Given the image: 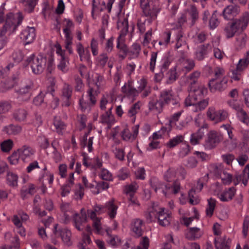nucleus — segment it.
<instances>
[{
	"mask_svg": "<svg viewBox=\"0 0 249 249\" xmlns=\"http://www.w3.org/2000/svg\"><path fill=\"white\" fill-rule=\"evenodd\" d=\"M208 90L203 85L198 86L196 89L190 92L189 96L185 99V106H192V110L198 112L204 110L208 105L209 99H203L207 95Z\"/></svg>",
	"mask_w": 249,
	"mask_h": 249,
	"instance_id": "f257e3e1",
	"label": "nucleus"
},
{
	"mask_svg": "<svg viewBox=\"0 0 249 249\" xmlns=\"http://www.w3.org/2000/svg\"><path fill=\"white\" fill-rule=\"evenodd\" d=\"M22 19L23 16L20 12L15 14L10 13L7 15L5 23L0 33V50L6 44L5 36L14 33L18 26L21 24Z\"/></svg>",
	"mask_w": 249,
	"mask_h": 249,
	"instance_id": "f03ea898",
	"label": "nucleus"
},
{
	"mask_svg": "<svg viewBox=\"0 0 249 249\" xmlns=\"http://www.w3.org/2000/svg\"><path fill=\"white\" fill-rule=\"evenodd\" d=\"M105 213V205L95 204L92 210H87L89 217L92 220L93 227L97 234H103L105 233L104 227L101 224V218L97 216Z\"/></svg>",
	"mask_w": 249,
	"mask_h": 249,
	"instance_id": "7ed1b4c3",
	"label": "nucleus"
},
{
	"mask_svg": "<svg viewBox=\"0 0 249 249\" xmlns=\"http://www.w3.org/2000/svg\"><path fill=\"white\" fill-rule=\"evenodd\" d=\"M206 115L209 120L215 124L222 122L229 117V113L226 110L216 109L214 107L208 108Z\"/></svg>",
	"mask_w": 249,
	"mask_h": 249,
	"instance_id": "20e7f679",
	"label": "nucleus"
},
{
	"mask_svg": "<svg viewBox=\"0 0 249 249\" xmlns=\"http://www.w3.org/2000/svg\"><path fill=\"white\" fill-rule=\"evenodd\" d=\"M27 61L32 72L34 74H39L41 73L45 69L46 58L42 56H36L33 55L28 58Z\"/></svg>",
	"mask_w": 249,
	"mask_h": 249,
	"instance_id": "39448f33",
	"label": "nucleus"
},
{
	"mask_svg": "<svg viewBox=\"0 0 249 249\" xmlns=\"http://www.w3.org/2000/svg\"><path fill=\"white\" fill-rule=\"evenodd\" d=\"M53 236H60L63 243L67 246H70L72 245L71 240V231L67 229H59L58 230L57 224H55L54 226L53 233L52 235V242L54 244H56L57 241L54 238Z\"/></svg>",
	"mask_w": 249,
	"mask_h": 249,
	"instance_id": "423d86ee",
	"label": "nucleus"
},
{
	"mask_svg": "<svg viewBox=\"0 0 249 249\" xmlns=\"http://www.w3.org/2000/svg\"><path fill=\"white\" fill-rule=\"evenodd\" d=\"M55 52L58 56L59 63L57 65L58 69L64 72L68 71L69 64L68 58L65 56V51L62 49L61 45L57 43L55 45Z\"/></svg>",
	"mask_w": 249,
	"mask_h": 249,
	"instance_id": "0eeeda50",
	"label": "nucleus"
},
{
	"mask_svg": "<svg viewBox=\"0 0 249 249\" xmlns=\"http://www.w3.org/2000/svg\"><path fill=\"white\" fill-rule=\"evenodd\" d=\"M65 28L63 32L65 37V48L69 51L70 53H72V49L71 45L72 43V37L71 36V29L74 27L73 23L69 19H65L64 21Z\"/></svg>",
	"mask_w": 249,
	"mask_h": 249,
	"instance_id": "6e6552de",
	"label": "nucleus"
},
{
	"mask_svg": "<svg viewBox=\"0 0 249 249\" xmlns=\"http://www.w3.org/2000/svg\"><path fill=\"white\" fill-rule=\"evenodd\" d=\"M121 24H123L124 27L117 39V48L120 49L124 53H126L127 49L126 45L124 43V38L128 31V23L127 20L125 18H124L123 22H121L120 21H118L117 22V26L118 28L120 27Z\"/></svg>",
	"mask_w": 249,
	"mask_h": 249,
	"instance_id": "1a4fd4ad",
	"label": "nucleus"
},
{
	"mask_svg": "<svg viewBox=\"0 0 249 249\" xmlns=\"http://www.w3.org/2000/svg\"><path fill=\"white\" fill-rule=\"evenodd\" d=\"M76 50L79 55L80 60L87 63L89 66L91 67L92 61L89 49L85 48L81 43L78 42L76 44Z\"/></svg>",
	"mask_w": 249,
	"mask_h": 249,
	"instance_id": "9d476101",
	"label": "nucleus"
},
{
	"mask_svg": "<svg viewBox=\"0 0 249 249\" xmlns=\"http://www.w3.org/2000/svg\"><path fill=\"white\" fill-rule=\"evenodd\" d=\"M140 4L145 16L149 17L152 19L156 18L160 12V9L158 7H153L151 8L148 0H140Z\"/></svg>",
	"mask_w": 249,
	"mask_h": 249,
	"instance_id": "9b49d317",
	"label": "nucleus"
},
{
	"mask_svg": "<svg viewBox=\"0 0 249 249\" xmlns=\"http://www.w3.org/2000/svg\"><path fill=\"white\" fill-rule=\"evenodd\" d=\"M222 140V136L218 134L216 131H210L208 134V138L205 143V148L208 149L213 148Z\"/></svg>",
	"mask_w": 249,
	"mask_h": 249,
	"instance_id": "f8f14e48",
	"label": "nucleus"
},
{
	"mask_svg": "<svg viewBox=\"0 0 249 249\" xmlns=\"http://www.w3.org/2000/svg\"><path fill=\"white\" fill-rule=\"evenodd\" d=\"M121 91L124 97L130 98L134 101L135 98L139 94V91L133 86L132 82L130 80L125 83L121 88Z\"/></svg>",
	"mask_w": 249,
	"mask_h": 249,
	"instance_id": "ddd939ff",
	"label": "nucleus"
},
{
	"mask_svg": "<svg viewBox=\"0 0 249 249\" xmlns=\"http://www.w3.org/2000/svg\"><path fill=\"white\" fill-rule=\"evenodd\" d=\"M72 219L74 227L78 231H82L84 229V224L88 220L87 214L80 215L74 211L71 212Z\"/></svg>",
	"mask_w": 249,
	"mask_h": 249,
	"instance_id": "4468645a",
	"label": "nucleus"
},
{
	"mask_svg": "<svg viewBox=\"0 0 249 249\" xmlns=\"http://www.w3.org/2000/svg\"><path fill=\"white\" fill-rule=\"evenodd\" d=\"M178 96L171 90H163L160 96V100L164 104L172 103L173 105L177 104L178 102Z\"/></svg>",
	"mask_w": 249,
	"mask_h": 249,
	"instance_id": "2eb2a0df",
	"label": "nucleus"
},
{
	"mask_svg": "<svg viewBox=\"0 0 249 249\" xmlns=\"http://www.w3.org/2000/svg\"><path fill=\"white\" fill-rule=\"evenodd\" d=\"M118 209V205L117 201L114 198L109 200L105 204V212H107L110 220H113L115 218Z\"/></svg>",
	"mask_w": 249,
	"mask_h": 249,
	"instance_id": "dca6fc26",
	"label": "nucleus"
},
{
	"mask_svg": "<svg viewBox=\"0 0 249 249\" xmlns=\"http://www.w3.org/2000/svg\"><path fill=\"white\" fill-rule=\"evenodd\" d=\"M20 36V38L24 42L25 44L31 43L36 36L35 28L27 27L22 31Z\"/></svg>",
	"mask_w": 249,
	"mask_h": 249,
	"instance_id": "f3484780",
	"label": "nucleus"
},
{
	"mask_svg": "<svg viewBox=\"0 0 249 249\" xmlns=\"http://www.w3.org/2000/svg\"><path fill=\"white\" fill-rule=\"evenodd\" d=\"M240 11L239 6L235 5H230L224 9L222 14L224 19L230 20L238 15Z\"/></svg>",
	"mask_w": 249,
	"mask_h": 249,
	"instance_id": "a211bd4d",
	"label": "nucleus"
},
{
	"mask_svg": "<svg viewBox=\"0 0 249 249\" xmlns=\"http://www.w3.org/2000/svg\"><path fill=\"white\" fill-rule=\"evenodd\" d=\"M227 80L225 78L221 79H212L209 83L210 89L212 92L222 90L226 88Z\"/></svg>",
	"mask_w": 249,
	"mask_h": 249,
	"instance_id": "6ab92c4d",
	"label": "nucleus"
},
{
	"mask_svg": "<svg viewBox=\"0 0 249 249\" xmlns=\"http://www.w3.org/2000/svg\"><path fill=\"white\" fill-rule=\"evenodd\" d=\"M113 96L111 94L103 95L100 102L101 109L112 110L113 107Z\"/></svg>",
	"mask_w": 249,
	"mask_h": 249,
	"instance_id": "aec40b11",
	"label": "nucleus"
},
{
	"mask_svg": "<svg viewBox=\"0 0 249 249\" xmlns=\"http://www.w3.org/2000/svg\"><path fill=\"white\" fill-rule=\"evenodd\" d=\"M138 133V125H136L133 127L132 133L130 131L127 126H125L121 132V136L124 141L131 142L136 139Z\"/></svg>",
	"mask_w": 249,
	"mask_h": 249,
	"instance_id": "412c9836",
	"label": "nucleus"
},
{
	"mask_svg": "<svg viewBox=\"0 0 249 249\" xmlns=\"http://www.w3.org/2000/svg\"><path fill=\"white\" fill-rule=\"evenodd\" d=\"M18 150L20 155V159L24 162L29 161L35 152L32 147L27 145L22 146Z\"/></svg>",
	"mask_w": 249,
	"mask_h": 249,
	"instance_id": "4be33fe9",
	"label": "nucleus"
},
{
	"mask_svg": "<svg viewBox=\"0 0 249 249\" xmlns=\"http://www.w3.org/2000/svg\"><path fill=\"white\" fill-rule=\"evenodd\" d=\"M171 216L170 214L165 212L164 208H161L159 211L157 221L159 224L162 226H167L170 224L171 221Z\"/></svg>",
	"mask_w": 249,
	"mask_h": 249,
	"instance_id": "5701e85b",
	"label": "nucleus"
},
{
	"mask_svg": "<svg viewBox=\"0 0 249 249\" xmlns=\"http://www.w3.org/2000/svg\"><path fill=\"white\" fill-rule=\"evenodd\" d=\"M176 66L178 71L188 72L193 69L195 63L192 59H181Z\"/></svg>",
	"mask_w": 249,
	"mask_h": 249,
	"instance_id": "b1692460",
	"label": "nucleus"
},
{
	"mask_svg": "<svg viewBox=\"0 0 249 249\" xmlns=\"http://www.w3.org/2000/svg\"><path fill=\"white\" fill-rule=\"evenodd\" d=\"M212 47L209 43L200 45L196 52L195 56L196 59L202 60L211 51Z\"/></svg>",
	"mask_w": 249,
	"mask_h": 249,
	"instance_id": "393cba45",
	"label": "nucleus"
},
{
	"mask_svg": "<svg viewBox=\"0 0 249 249\" xmlns=\"http://www.w3.org/2000/svg\"><path fill=\"white\" fill-rule=\"evenodd\" d=\"M160 207L157 205H153L149 207L145 214L146 220L148 222H155L158 219L159 211Z\"/></svg>",
	"mask_w": 249,
	"mask_h": 249,
	"instance_id": "a878e982",
	"label": "nucleus"
},
{
	"mask_svg": "<svg viewBox=\"0 0 249 249\" xmlns=\"http://www.w3.org/2000/svg\"><path fill=\"white\" fill-rule=\"evenodd\" d=\"M150 184L156 192L161 193L165 196H167V186L160 182L157 178H152L150 180Z\"/></svg>",
	"mask_w": 249,
	"mask_h": 249,
	"instance_id": "bb28decb",
	"label": "nucleus"
},
{
	"mask_svg": "<svg viewBox=\"0 0 249 249\" xmlns=\"http://www.w3.org/2000/svg\"><path fill=\"white\" fill-rule=\"evenodd\" d=\"M240 30L234 21L228 23L224 29V34L227 38L234 36L235 33Z\"/></svg>",
	"mask_w": 249,
	"mask_h": 249,
	"instance_id": "cd10ccee",
	"label": "nucleus"
},
{
	"mask_svg": "<svg viewBox=\"0 0 249 249\" xmlns=\"http://www.w3.org/2000/svg\"><path fill=\"white\" fill-rule=\"evenodd\" d=\"M236 193V189L234 187H230L224 190L221 194H218V197L221 201L227 202L231 200Z\"/></svg>",
	"mask_w": 249,
	"mask_h": 249,
	"instance_id": "c85d7f7f",
	"label": "nucleus"
},
{
	"mask_svg": "<svg viewBox=\"0 0 249 249\" xmlns=\"http://www.w3.org/2000/svg\"><path fill=\"white\" fill-rule=\"evenodd\" d=\"M33 86V83L32 81L28 80L26 82L22 83L21 86L17 92L20 96L26 95L28 97H30V91Z\"/></svg>",
	"mask_w": 249,
	"mask_h": 249,
	"instance_id": "c756f323",
	"label": "nucleus"
},
{
	"mask_svg": "<svg viewBox=\"0 0 249 249\" xmlns=\"http://www.w3.org/2000/svg\"><path fill=\"white\" fill-rule=\"evenodd\" d=\"M106 8V5L104 1H97L96 0H93L91 13L93 18H95L96 17Z\"/></svg>",
	"mask_w": 249,
	"mask_h": 249,
	"instance_id": "7c9ffc66",
	"label": "nucleus"
},
{
	"mask_svg": "<svg viewBox=\"0 0 249 249\" xmlns=\"http://www.w3.org/2000/svg\"><path fill=\"white\" fill-rule=\"evenodd\" d=\"M214 243L216 249H229L230 239L226 236H216L214 238Z\"/></svg>",
	"mask_w": 249,
	"mask_h": 249,
	"instance_id": "2f4dec72",
	"label": "nucleus"
},
{
	"mask_svg": "<svg viewBox=\"0 0 249 249\" xmlns=\"http://www.w3.org/2000/svg\"><path fill=\"white\" fill-rule=\"evenodd\" d=\"M105 233L108 236V238L107 240V243L112 247H117L121 243V239L117 236H112L111 235V229L108 227H104Z\"/></svg>",
	"mask_w": 249,
	"mask_h": 249,
	"instance_id": "473e14b6",
	"label": "nucleus"
},
{
	"mask_svg": "<svg viewBox=\"0 0 249 249\" xmlns=\"http://www.w3.org/2000/svg\"><path fill=\"white\" fill-rule=\"evenodd\" d=\"M203 234V231L200 229L193 227L188 229L186 232V236L191 240L198 239Z\"/></svg>",
	"mask_w": 249,
	"mask_h": 249,
	"instance_id": "72a5a7b5",
	"label": "nucleus"
},
{
	"mask_svg": "<svg viewBox=\"0 0 249 249\" xmlns=\"http://www.w3.org/2000/svg\"><path fill=\"white\" fill-rule=\"evenodd\" d=\"M142 221L140 219H136L132 221L131 229L136 236L140 237L142 235Z\"/></svg>",
	"mask_w": 249,
	"mask_h": 249,
	"instance_id": "f704fd0d",
	"label": "nucleus"
},
{
	"mask_svg": "<svg viewBox=\"0 0 249 249\" xmlns=\"http://www.w3.org/2000/svg\"><path fill=\"white\" fill-rule=\"evenodd\" d=\"M72 93V89L69 85H65L62 91V96L64 100L63 106L68 107L70 105L69 99L71 98Z\"/></svg>",
	"mask_w": 249,
	"mask_h": 249,
	"instance_id": "c9c22d12",
	"label": "nucleus"
},
{
	"mask_svg": "<svg viewBox=\"0 0 249 249\" xmlns=\"http://www.w3.org/2000/svg\"><path fill=\"white\" fill-rule=\"evenodd\" d=\"M163 104L160 99L151 101L148 104L149 109L155 113H159L162 110Z\"/></svg>",
	"mask_w": 249,
	"mask_h": 249,
	"instance_id": "e433bc0d",
	"label": "nucleus"
},
{
	"mask_svg": "<svg viewBox=\"0 0 249 249\" xmlns=\"http://www.w3.org/2000/svg\"><path fill=\"white\" fill-rule=\"evenodd\" d=\"M234 21L240 30L245 29L249 23V13H245L239 19Z\"/></svg>",
	"mask_w": 249,
	"mask_h": 249,
	"instance_id": "4c0bfd02",
	"label": "nucleus"
},
{
	"mask_svg": "<svg viewBox=\"0 0 249 249\" xmlns=\"http://www.w3.org/2000/svg\"><path fill=\"white\" fill-rule=\"evenodd\" d=\"M3 131L9 135H17L22 131V127L18 125L10 124L3 128Z\"/></svg>",
	"mask_w": 249,
	"mask_h": 249,
	"instance_id": "58836bf2",
	"label": "nucleus"
},
{
	"mask_svg": "<svg viewBox=\"0 0 249 249\" xmlns=\"http://www.w3.org/2000/svg\"><path fill=\"white\" fill-rule=\"evenodd\" d=\"M101 122L109 125L113 124L115 122V118L112 114L111 110H106L101 116Z\"/></svg>",
	"mask_w": 249,
	"mask_h": 249,
	"instance_id": "ea45409f",
	"label": "nucleus"
},
{
	"mask_svg": "<svg viewBox=\"0 0 249 249\" xmlns=\"http://www.w3.org/2000/svg\"><path fill=\"white\" fill-rule=\"evenodd\" d=\"M28 113L23 108H18L16 109L13 113L14 118L18 122L24 121L27 118Z\"/></svg>",
	"mask_w": 249,
	"mask_h": 249,
	"instance_id": "a19ab883",
	"label": "nucleus"
},
{
	"mask_svg": "<svg viewBox=\"0 0 249 249\" xmlns=\"http://www.w3.org/2000/svg\"><path fill=\"white\" fill-rule=\"evenodd\" d=\"M53 125L57 133L62 135L63 131L66 129V124L61 121L60 118L55 117L53 122Z\"/></svg>",
	"mask_w": 249,
	"mask_h": 249,
	"instance_id": "79ce46f5",
	"label": "nucleus"
},
{
	"mask_svg": "<svg viewBox=\"0 0 249 249\" xmlns=\"http://www.w3.org/2000/svg\"><path fill=\"white\" fill-rule=\"evenodd\" d=\"M98 172V176L103 180L112 181L113 179L112 174L107 169L101 168Z\"/></svg>",
	"mask_w": 249,
	"mask_h": 249,
	"instance_id": "37998d69",
	"label": "nucleus"
},
{
	"mask_svg": "<svg viewBox=\"0 0 249 249\" xmlns=\"http://www.w3.org/2000/svg\"><path fill=\"white\" fill-rule=\"evenodd\" d=\"M204 135L203 127L200 128L197 132L191 135L190 138L191 143L193 145L197 144L199 141L203 138Z\"/></svg>",
	"mask_w": 249,
	"mask_h": 249,
	"instance_id": "c03bdc74",
	"label": "nucleus"
},
{
	"mask_svg": "<svg viewBox=\"0 0 249 249\" xmlns=\"http://www.w3.org/2000/svg\"><path fill=\"white\" fill-rule=\"evenodd\" d=\"M14 146V142L11 139H7L0 144L1 150L3 152H9Z\"/></svg>",
	"mask_w": 249,
	"mask_h": 249,
	"instance_id": "a18cd8bd",
	"label": "nucleus"
},
{
	"mask_svg": "<svg viewBox=\"0 0 249 249\" xmlns=\"http://www.w3.org/2000/svg\"><path fill=\"white\" fill-rule=\"evenodd\" d=\"M247 39V36L244 33H241L236 36L235 45L238 49H241L245 46Z\"/></svg>",
	"mask_w": 249,
	"mask_h": 249,
	"instance_id": "49530a36",
	"label": "nucleus"
},
{
	"mask_svg": "<svg viewBox=\"0 0 249 249\" xmlns=\"http://www.w3.org/2000/svg\"><path fill=\"white\" fill-rule=\"evenodd\" d=\"M238 119L244 124L248 125L249 124V116L242 108L239 110L236 113Z\"/></svg>",
	"mask_w": 249,
	"mask_h": 249,
	"instance_id": "de8ad7c7",
	"label": "nucleus"
},
{
	"mask_svg": "<svg viewBox=\"0 0 249 249\" xmlns=\"http://www.w3.org/2000/svg\"><path fill=\"white\" fill-rule=\"evenodd\" d=\"M99 93V91L93 88H89L87 91V96L92 104L94 105L96 103Z\"/></svg>",
	"mask_w": 249,
	"mask_h": 249,
	"instance_id": "09e8293b",
	"label": "nucleus"
},
{
	"mask_svg": "<svg viewBox=\"0 0 249 249\" xmlns=\"http://www.w3.org/2000/svg\"><path fill=\"white\" fill-rule=\"evenodd\" d=\"M216 206V200L213 198L208 200V205L206 210V215L208 217H211L213 213Z\"/></svg>",
	"mask_w": 249,
	"mask_h": 249,
	"instance_id": "8fccbe9b",
	"label": "nucleus"
},
{
	"mask_svg": "<svg viewBox=\"0 0 249 249\" xmlns=\"http://www.w3.org/2000/svg\"><path fill=\"white\" fill-rule=\"evenodd\" d=\"M183 139L184 138L182 135L176 136L169 141L166 143V146L170 148H173L181 143L183 141Z\"/></svg>",
	"mask_w": 249,
	"mask_h": 249,
	"instance_id": "3c124183",
	"label": "nucleus"
},
{
	"mask_svg": "<svg viewBox=\"0 0 249 249\" xmlns=\"http://www.w3.org/2000/svg\"><path fill=\"white\" fill-rule=\"evenodd\" d=\"M141 105L140 102L135 103L130 107L128 111V116L132 118V121L134 123L135 121V115L140 109Z\"/></svg>",
	"mask_w": 249,
	"mask_h": 249,
	"instance_id": "603ef678",
	"label": "nucleus"
},
{
	"mask_svg": "<svg viewBox=\"0 0 249 249\" xmlns=\"http://www.w3.org/2000/svg\"><path fill=\"white\" fill-rule=\"evenodd\" d=\"M138 188V184L135 182H133L129 185H126L124 191L127 195L132 196H134Z\"/></svg>",
	"mask_w": 249,
	"mask_h": 249,
	"instance_id": "864d4df0",
	"label": "nucleus"
},
{
	"mask_svg": "<svg viewBox=\"0 0 249 249\" xmlns=\"http://www.w3.org/2000/svg\"><path fill=\"white\" fill-rule=\"evenodd\" d=\"M189 203L193 205H196L200 202V199L196 193V190L192 189L188 193Z\"/></svg>",
	"mask_w": 249,
	"mask_h": 249,
	"instance_id": "5fc2aeb1",
	"label": "nucleus"
},
{
	"mask_svg": "<svg viewBox=\"0 0 249 249\" xmlns=\"http://www.w3.org/2000/svg\"><path fill=\"white\" fill-rule=\"evenodd\" d=\"M18 177L17 175L12 172H9L7 175V181L10 186H15L17 185Z\"/></svg>",
	"mask_w": 249,
	"mask_h": 249,
	"instance_id": "6e6d98bb",
	"label": "nucleus"
},
{
	"mask_svg": "<svg viewBox=\"0 0 249 249\" xmlns=\"http://www.w3.org/2000/svg\"><path fill=\"white\" fill-rule=\"evenodd\" d=\"M219 22L214 12L211 16L209 20V26L211 29H214L218 25Z\"/></svg>",
	"mask_w": 249,
	"mask_h": 249,
	"instance_id": "4d7b16f0",
	"label": "nucleus"
},
{
	"mask_svg": "<svg viewBox=\"0 0 249 249\" xmlns=\"http://www.w3.org/2000/svg\"><path fill=\"white\" fill-rule=\"evenodd\" d=\"M54 179V176L53 174L51 173L50 172H45L44 174L42 175L41 177L39 178V180L40 181L43 182L44 180H46L48 181V183L50 185V187L51 186Z\"/></svg>",
	"mask_w": 249,
	"mask_h": 249,
	"instance_id": "13d9d810",
	"label": "nucleus"
},
{
	"mask_svg": "<svg viewBox=\"0 0 249 249\" xmlns=\"http://www.w3.org/2000/svg\"><path fill=\"white\" fill-rule=\"evenodd\" d=\"M218 177H220L223 183L226 185L230 184L232 179V175L226 171H223Z\"/></svg>",
	"mask_w": 249,
	"mask_h": 249,
	"instance_id": "bf43d9fd",
	"label": "nucleus"
},
{
	"mask_svg": "<svg viewBox=\"0 0 249 249\" xmlns=\"http://www.w3.org/2000/svg\"><path fill=\"white\" fill-rule=\"evenodd\" d=\"M38 0H23L25 6V10L28 12H31L36 4Z\"/></svg>",
	"mask_w": 249,
	"mask_h": 249,
	"instance_id": "052dcab7",
	"label": "nucleus"
},
{
	"mask_svg": "<svg viewBox=\"0 0 249 249\" xmlns=\"http://www.w3.org/2000/svg\"><path fill=\"white\" fill-rule=\"evenodd\" d=\"M212 172L217 177H219L222 173L223 165L222 163H216L211 166Z\"/></svg>",
	"mask_w": 249,
	"mask_h": 249,
	"instance_id": "680f3d73",
	"label": "nucleus"
},
{
	"mask_svg": "<svg viewBox=\"0 0 249 249\" xmlns=\"http://www.w3.org/2000/svg\"><path fill=\"white\" fill-rule=\"evenodd\" d=\"M191 149L190 146L186 143H183L180 146V150L179 152V157L183 158L189 154L190 152Z\"/></svg>",
	"mask_w": 249,
	"mask_h": 249,
	"instance_id": "e2e57ef3",
	"label": "nucleus"
},
{
	"mask_svg": "<svg viewBox=\"0 0 249 249\" xmlns=\"http://www.w3.org/2000/svg\"><path fill=\"white\" fill-rule=\"evenodd\" d=\"M19 158H20V155L18 150L16 151H14L12 155L9 157L8 159L11 164L16 165L18 163Z\"/></svg>",
	"mask_w": 249,
	"mask_h": 249,
	"instance_id": "0e129e2a",
	"label": "nucleus"
},
{
	"mask_svg": "<svg viewBox=\"0 0 249 249\" xmlns=\"http://www.w3.org/2000/svg\"><path fill=\"white\" fill-rule=\"evenodd\" d=\"M177 71L178 70L176 66L174 68L171 69L168 72L167 77L169 83H172L173 82L175 81L177 78L178 76Z\"/></svg>",
	"mask_w": 249,
	"mask_h": 249,
	"instance_id": "69168bd1",
	"label": "nucleus"
},
{
	"mask_svg": "<svg viewBox=\"0 0 249 249\" xmlns=\"http://www.w3.org/2000/svg\"><path fill=\"white\" fill-rule=\"evenodd\" d=\"M176 171L177 178L181 179H184L186 175V171L182 166H179L177 168H174Z\"/></svg>",
	"mask_w": 249,
	"mask_h": 249,
	"instance_id": "338daca9",
	"label": "nucleus"
},
{
	"mask_svg": "<svg viewBox=\"0 0 249 249\" xmlns=\"http://www.w3.org/2000/svg\"><path fill=\"white\" fill-rule=\"evenodd\" d=\"M46 58V64L47 65V70L49 72H52V71L54 70L55 68V64L54 62V58L52 55H49Z\"/></svg>",
	"mask_w": 249,
	"mask_h": 249,
	"instance_id": "774afa93",
	"label": "nucleus"
}]
</instances>
